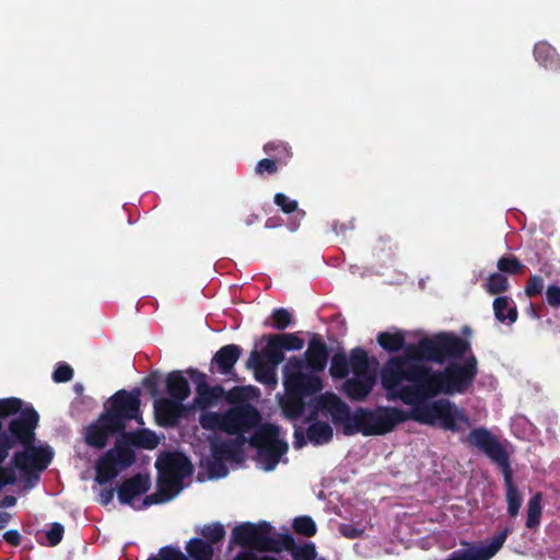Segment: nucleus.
I'll use <instances>...</instances> for the list:
<instances>
[{
    "instance_id": "4c0bfd02",
    "label": "nucleus",
    "mask_w": 560,
    "mask_h": 560,
    "mask_svg": "<svg viewBox=\"0 0 560 560\" xmlns=\"http://www.w3.org/2000/svg\"><path fill=\"white\" fill-rule=\"evenodd\" d=\"M73 376V370L65 363H59L52 373V380L56 383L68 382Z\"/></svg>"
},
{
    "instance_id": "4be33fe9",
    "label": "nucleus",
    "mask_w": 560,
    "mask_h": 560,
    "mask_svg": "<svg viewBox=\"0 0 560 560\" xmlns=\"http://www.w3.org/2000/svg\"><path fill=\"white\" fill-rule=\"evenodd\" d=\"M248 365L255 369L256 378L260 383H264L266 385L277 384L276 368L265 365L256 353H252V355L249 357Z\"/></svg>"
},
{
    "instance_id": "f03ea898",
    "label": "nucleus",
    "mask_w": 560,
    "mask_h": 560,
    "mask_svg": "<svg viewBox=\"0 0 560 560\" xmlns=\"http://www.w3.org/2000/svg\"><path fill=\"white\" fill-rule=\"evenodd\" d=\"M242 398L243 389H234L226 397L232 407L223 412L205 411L199 416L205 430L229 435L210 441L211 458L206 462L210 478L228 476L225 462H242L247 444L256 448L255 462L264 471H271L278 464L288 462L285 433L276 424L261 423L259 410Z\"/></svg>"
},
{
    "instance_id": "ea45409f",
    "label": "nucleus",
    "mask_w": 560,
    "mask_h": 560,
    "mask_svg": "<svg viewBox=\"0 0 560 560\" xmlns=\"http://www.w3.org/2000/svg\"><path fill=\"white\" fill-rule=\"evenodd\" d=\"M63 536V526L60 523H52L46 532V537L50 546H57Z\"/></svg>"
},
{
    "instance_id": "393cba45",
    "label": "nucleus",
    "mask_w": 560,
    "mask_h": 560,
    "mask_svg": "<svg viewBox=\"0 0 560 560\" xmlns=\"http://www.w3.org/2000/svg\"><path fill=\"white\" fill-rule=\"evenodd\" d=\"M264 151L282 165L287 164L292 155L290 145L283 141H270L264 145Z\"/></svg>"
},
{
    "instance_id": "3c124183",
    "label": "nucleus",
    "mask_w": 560,
    "mask_h": 560,
    "mask_svg": "<svg viewBox=\"0 0 560 560\" xmlns=\"http://www.w3.org/2000/svg\"><path fill=\"white\" fill-rule=\"evenodd\" d=\"M265 226H266L267 229H272V228H275L276 225L273 224V222H271V219H268V220L266 221V223H265Z\"/></svg>"
},
{
    "instance_id": "412c9836",
    "label": "nucleus",
    "mask_w": 560,
    "mask_h": 560,
    "mask_svg": "<svg viewBox=\"0 0 560 560\" xmlns=\"http://www.w3.org/2000/svg\"><path fill=\"white\" fill-rule=\"evenodd\" d=\"M495 318L501 323L513 324L517 319V310L514 301L509 296H498L493 301Z\"/></svg>"
},
{
    "instance_id": "b1692460",
    "label": "nucleus",
    "mask_w": 560,
    "mask_h": 560,
    "mask_svg": "<svg viewBox=\"0 0 560 560\" xmlns=\"http://www.w3.org/2000/svg\"><path fill=\"white\" fill-rule=\"evenodd\" d=\"M186 550L192 560H212L213 557V546L200 538H191Z\"/></svg>"
},
{
    "instance_id": "2eb2a0df",
    "label": "nucleus",
    "mask_w": 560,
    "mask_h": 560,
    "mask_svg": "<svg viewBox=\"0 0 560 560\" xmlns=\"http://www.w3.org/2000/svg\"><path fill=\"white\" fill-rule=\"evenodd\" d=\"M327 418L331 420L330 416L319 413L317 417L311 418L307 415H302L299 418H305L310 421L306 434L311 443L315 445H323L328 443L332 438V428L326 421L318 420L319 418Z\"/></svg>"
},
{
    "instance_id": "603ef678",
    "label": "nucleus",
    "mask_w": 560,
    "mask_h": 560,
    "mask_svg": "<svg viewBox=\"0 0 560 560\" xmlns=\"http://www.w3.org/2000/svg\"><path fill=\"white\" fill-rule=\"evenodd\" d=\"M74 390L80 394L83 392V386L81 384H75L74 385Z\"/></svg>"
},
{
    "instance_id": "2f4dec72",
    "label": "nucleus",
    "mask_w": 560,
    "mask_h": 560,
    "mask_svg": "<svg viewBox=\"0 0 560 560\" xmlns=\"http://www.w3.org/2000/svg\"><path fill=\"white\" fill-rule=\"evenodd\" d=\"M293 528L304 536H313L316 533V524L310 516H299L293 521Z\"/></svg>"
},
{
    "instance_id": "8fccbe9b",
    "label": "nucleus",
    "mask_w": 560,
    "mask_h": 560,
    "mask_svg": "<svg viewBox=\"0 0 560 560\" xmlns=\"http://www.w3.org/2000/svg\"><path fill=\"white\" fill-rule=\"evenodd\" d=\"M258 220V217L256 214H250L246 218L245 220V223L247 225H252L253 223H255L256 221Z\"/></svg>"
},
{
    "instance_id": "c03bdc74",
    "label": "nucleus",
    "mask_w": 560,
    "mask_h": 560,
    "mask_svg": "<svg viewBox=\"0 0 560 560\" xmlns=\"http://www.w3.org/2000/svg\"><path fill=\"white\" fill-rule=\"evenodd\" d=\"M3 539L12 546H19L21 544V535L14 529L7 530L3 534Z\"/></svg>"
},
{
    "instance_id": "9b49d317",
    "label": "nucleus",
    "mask_w": 560,
    "mask_h": 560,
    "mask_svg": "<svg viewBox=\"0 0 560 560\" xmlns=\"http://www.w3.org/2000/svg\"><path fill=\"white\" fill-rule=\"evenodd\" d=\"M270 525L266 522L259 524L245 523L233 529L232 540L242 547L260 551L272 550L276 541L270 536Z\"/></svg>"
},
{
    "instance_id": "e433bc0d",
    "label": "nucleus",
    "mask_w": 560,
    "mask_h": 560,
    "mask_svg": "<svg viewBox=\"0 0 560 560\" xmlns=\"http://www.w3.org/2000/svg\"><path fill=\"white\" fill-rule=\"evenodd\" d=\"M544 290V279L539 276H532L525 287L527 296L533 298L539 295Z\"/></svg>"
},
{
    "instance_id": "864d4df0",
    "label": "nucleus",
    "mask_w": 560,
    "mask_h": 560,
    "mask_svg": "<svg viewBox=\"0 0 560 560\" xmlns=\"http://www.w3.org/2000/svg\"><path fill=\"white\" fill-rule=\"evenodd\" d=\"M294 446H295V447H301V446H302V444H300V443L296 441V442H294Z\"/></svg>"
},
{
    "instance_id": "c756f323",
    "label": "nucleus",
    "mask_w": 560,
    "mask_h": 560,
    "mask_svg": "<svg viewBox=\"0 0 560 560\" xmlns=\"http://www.w3.org/2000/svg\"><path fill=\"white\" fill-rule=\"evenodd\" d=\"M497 267L501 272L517 275L523 270L524 265L515 256L508 255L498 260Z\"/></svg>"
},
{
    "instance_id": "bb28decb",
    "label": "nucleus",
    "mask_w": 560,
    "mask_h": 560,
    "mask_svg": "<svg viewBox=\"0 0 560 560\" xmlns=\"http://www.w3.org/2000/svg\"><path fill=\"white\" fill-rule=\"evenodd\" d=\"M526 527L535 528L540 523L541 517V494L533 495L527 504Z\"/></svg>"
},
{
    "instance_id": "1a4fd4ad",
    "label": "nucleus",
    "mask_w": 560,
    "mask_h": 560,
    "mask_svg": "<svg viewBox=\"0 0 560 560\" xmlns=\"http://www.w3.org/2000/svg\"><path fill=\"white\" fill-rule=\"evenodd\" d=\"M168 398L159 402V410L170 420L175 421L182 412V404L190 395V386L184 372L173 371L166 377Z\"/></svg>"
},
{
    "instance_id": "58836bf2",
    "label": "nucleus",
    "mask_w": 560,
    "mask_h": 560,
    "mask_svg": "<svg viewBox=\"0 0 560 560\" xmlns=\"http://www.w3.org/2000/svg\"><path fill=\"white\" fill-rule=\"evenodd\" d=\"M277 163L275 159H262L256 164L255 172L258 175L275 174L278 171Z\"/></svg>"
},
{
    "instance_id": "f8f14e48",
    "label": "nucleus",
    "mask_w": 560,
    "mask_h": 560,
    "mask_svg": "<svg viewBox=\"0 0 560 560\" xmlns=\"http://www.w3.org/2000/svg\"><path fill=\"white\" fill-rule=\"evenodd\" d=\"M468 442L481 450L500 469L510 465L506 451L488 430L482 428L472 430L468 435Z\"/></svg>"
},
{
    "instance_id": "6e6d98bb",
    "label": "nucleus",
    "mask_w": 560,
    "mask_h": 560,
    "mask_svg": "<svg viewBox=\"0 0 560 560\" xmlns=\"http://www.w3.org/2000/svg\"><path fill=\"white\" fill-rule=\"evenodd\" d=\"M234 559H235V557L232 560H234Z\"/></svg>"
},
{
    "instance_id": "5701e85b",
    "label": "nucleus",
    "mask_w": 560,
    "mask_h": 560,
    "mask_svg": "<svg viewBox=\"0 0 560 560\" xmlns=\"http://www.w3.org/2000/svg\"><path fill=\"white\" fill-rule=\"evenodd\" d=\"M377 342L387 352H398L405 346V335L400 330L383 331L377 335Z\"/></svg>"
},
{
    "instance_id": "a19ab883",
    "label": "nucleus",
    "mask_w": 560,
    "mask_h": 560,
    "mask_svg": "<svg viewBox=\"0 0 560 560\" xmlns=\"http://www.w3.org/2000/svg\"><path fill=\"white\" fill-rule=\"evenodd\" d=\"M546 302L556 308H560V287L556 284L548 285L546 289Z\"/></svg>"
},
{
    "instance_id": "f704fd0d",
    "label": "nucleus",
    "mask_w": 560,
    "mask_h": 560,
    "mask_svg": "<svg viewBox=\"0 0 560 560\" xmlns=\"http://www.w3.org/2000/svg\"><path fill=\"white\" fill-rule=\"evenodd\" d=\"M292 556L294 560H315V545L313 542H305L303 545L296 546L292 551Z\"/></svg>"
},
{
    "instance_id": "0eeeda50",
    "label": "nucleus",
    "mask_w": 560,
    "mask_h": 560,
    "mask_svg": "<svg viewBox=\"0 0 560 560\" xmlns=\"http://www.w3.org/2000/svg\"><path fill=\"white\" fill-rule=\"evenodd\" d=\"M109 408L86 430L85 441L89 445L103 448L110 436L125 428L126 420L138 419L140 390H118L109 401Z\"/></svg>"
},
{
    "instance_id": "4468645a",
    "label": "nucleus",
    "mask_w": 560,
    "mask_h": 560,
    "mask_svg": "<svg viewBox=\"0 0 560 560\" xmlns=\"http://www.w3.org/2000/svg\"><path fill=\"white\" fill-rule=\"evenodd\" d=\"M151 481L149 476L138 474L132 478L125 480L118 488V500L121 504H128L135 509L144 508L136 506L135 500L140 495L144 494L150 488Z\"/></svg>"
},
{
    "instance_id": "79ce46f5",
    "label": "nucleus",
    "mask_w": 560,
    "mask_h": 560,
    "mask_svg": "<svg viewBox=\"0 0 560 560\" xmlns=\"http://www.w3.org/2000/svg\"><path fill=\"white\" fill-rule=\"evenodd\" d=\"M339 532L343 537L354 539L361 537L364 529L354 524H340Z\"/></svg>"
},
{
    "instance_id": "20e7f679",
    "label": "nucleus",
    "mask_w": 560,
    "mask_h": 560,
    "mask_svg": "<svg viewBox=\"0 0 560 560\" xmlns=\"http://www.w3.org/2000/svg\"><path fill=\"white\" fill-rule=\"evenodd\" d=\"M415 350L427 362L442 364L440 369H433L419 362L410 354L390 357L392 359H402L407 366H417L421 370L422 380L429 375L442 374V382H446L453 388L450 390H438L434 398L439 395L455 396L463 395L470 390L478 375V360L471 351L470 342L455 332H439L432 337H425L418 341Z\"/></svg>"
},
{
    "instance_id": "a211bd4d",
    "label": "nucleus",
    "mask_w": 560,
    "mask_h": 560,
    "mask_svg": "<svg viewBox=\"0 0 560 560\" xmlns=\"http://www.w3.org/2000/svg\"><path fill=\"white\" fill-rule=\"evenodd\" d=\"M241 355V348L236 345H228L222 347L214 355L213 362L218 365V370L223 375H230L233 368Z\"/></svg>"
},
{
    "instance_id": "6e6552de",
    "label": "nucleus",
    "mask_w": 560,
    "mask_h": 560,
    "mask_svg": "<svg viewBox=\"0 0 560 560\" xmlns=\"http://www.w3.org/2000/svg\"><path fill=\"white\" fill-rule=\"evenodd\" d=\"M155 467L159 471L158 490L143 499V506L172 500L183 490L184 480L192 474L191 463L180 453L161 455L155 462Z\"/></svg>"
},
{
    "instance_id": "ddd939ff",
    "label": "nucleus",
    "mask_w": 560,
    "mask_h": 560,
    "mask_svg": "<svg viewBox=\"0 0 560 560\" xmlns=\"http://www.w3.org/2000/svg\"><path fill=\"white\" fill-rule=\"evenodd\" d=\"M186 373L189 374L196 386L194 404L200 409H207L215 406L223 397L224 388L220 385L209 386L206 374L194 369H188Z\"/></svg>"
},
{
    "instance_id": "cd10ccee",
    "label": "nucleus",
    "mask_w": 560,
    "mask_h": 560,
    "mask_svg": "<svg viewBox=\"0 0 560 560\" xmlns=\"http://www.w3.org/2000/svg\"><path fill=\"white\" fill-rule=\"evenodd\" d=\"M275 340L287 351H299L304 347V340L296 334H278L275 335Z\"/></svg>"
},
{
    "instance_id": "a878e982",
    "label": "nucleus",
    "mask_w": 560,
    "mask_h": 560,
    "mask_svg": "<svg viewBox=\"0 0 560 560\" xmlns=\"http://www.w3.org/2000/svg\"><path fill=\"white\" fill-rule=\"evenodd\" d=\"M483 288L489 294L495 295L506 292L510 288V284L508 278L503 275V272L500 271L489 275L483 284Z\"/></svg>"
},
{
    "instance_id": "dca6fc26",
    "label": "nucleus",
    "mask_w": 560,
    "mask_h": 560,
    "mask_svg": "<svg viewBox=\"0 0 560 560\" xmlns=\"http://www.w3.org/2000/svg\"><path fill=\"white\" fill-rule=\"evenodd\" d=\"M306 365L319 373L325 370L328 359V350L326 343L319 338H313L308 342V348L302 357Z\"/></svg>"
},
{
    "instance_id": "9d476101",
    "label": "nucleus",
    "mask_w": 560,
    "mask_h": 560,
    "mask_svg": "<svg viewBox=\"0 0 560 560\" xmlns=\"http://www.w3.org/2000/svg\"><path fill=\"white\" fill-rule=\"evenodd\" d=\"M135 462V454L130 448L115 446L102 456L96 463L95 481L105 485L115 479L118 474Z\"/></svg>"
},
{
    "instance_id": "a18cd8bd",
    "label": "nucleus",
    "mask_w": 560,
    "mask_h": 560,
    "mask_svg": "<svg viewBox=\"0 0 560 560\" xmlns=\"http://www.w3.org/2000/svg\"><path fill=\"white\" fill-rule=\"evenodd\" d=\"M113 499H114V489L113 488L102 489L98 492V500L103 505L109 504L113 501Z\"/></svg>"
},
{
    "instance_id": "c9c22d12",
    "label": "nucleus",
    "mask_w": 560,
    "mask_h": 560,
    "mask_svg": "<svg viewBox=\"0 0 560 560\" xmlns=\"http://www.w3.org/2000/svg\"><path fill=\"white\" fill-rule=\"evenodd\" d=\"M273 328L284 330L292 323V315L285 308H277L272 313Z\"/></svg>"
},
{
    "instance_id": "f257e3e1",
    "label": "nucleus",
    "mask_w": 560,
    "mask_h": 560,
    "mask_svg": "<svg viewBox=\"0 0 560 560\" xmlns=\"http://www.w3.org/2000/svg\"><path fill=\"white\" fill-rule=\"evenodd\" d=\"M380 375L386 398L401 401L410 407L408 410L378 406L373 409L359 408L351 416L348 405L329 392L317 399V406L326 408L331 421L336 425H342L347 435L358 432L365 436L384 435L409 420L452 432L470 425L465 412L453 401L447 398L434 399L435 392L453 388L448 383L442 382V374L429 375L430 377L422 380L420 369L407 366L402 359L389 358Z\"/></svg>"
},
{
    "instance_id": "473e14b6",
    "label": "nucleus",
    "mask_w": 560,
    "mask_h": 560,
    "mask_svg": "<svg viewBox=\"0 0 560 560\" xmlns=\"http://www.w3.org/2000/svg\"><path fill=\"white\" fill-rule=\"evenodd\" d=\"M133 441L137 445L148 450L155 448L159 444V438L156 434L149 430L138 432L135 435Z\"/></svg>"
},
{
    "instance_id": "aec40b11",
    "label": "nucleus",
    "mask_w": 560,
    "mask_h": 560,
    "mask_svg": "<svg viewBox=\"0 0 560 560\" xmlns=\"http://www.w3.org/2000/svg\"><path fill=\"white\" fill-rule=\"evenodd\" d=\"M273 201L284 213H295L291 221L288 223V229L291 232H295L300 226L301 220L305 215V212L298 208V201L289 198L282 192H277L275 195Z\"/></svg>"
},
{
    "instance_id": "49530a36",
    "label": "nucleus",
    "mask_w": 560,
    "mask_h": 560,
    "mask_svg": "<svg viewBox=\"0 0 560 560\" xmlns=\"http://www.w3.org/2000/svg\"><path fill=\"white\" fill-rule=\"evenodd\" d=\"M530 423L524 417H516L512 421V429L516 432L517 428H529Z\"/></svg>"
},
{
    "instance_id": "7c9ffc66",
    "label": "nucleus",
    "mask_w": 560,
    "mask_h": 560,
    "mask_svg": "<svg viewBox=\"0 0 560 560\" xmlns=\"http://www.w3.org/2000/svg\"><path fill=\"white\" fill-rule=\"evenodd\" d=\"M200 534L208 540V542L213 545L214 542H219L224 538L225 529L222 524L212 523L205 525L200 529Z\"/></svg>"
},
{
    "instance_id": "423d86ee",
    "label": "nucleus",
    "mask_w": 560,
    "mask_h": 560,
    "mask_svg": "<svg viewBox=\"0 0 560 560\" xmlns=\"http://www.w3.org/2000/svg\"><path fill=\"white\" fill-rule=\"evenodd\" d=\"M329 373L332 378L345 380L342 392L349 399L362 401L376 385L377 361L358 347L348 355L336 353L331 359Z\"/></svg>"
},
{
    "instance_id": "09e8293b",
    "label": "nucleus",
    "mask_w": 560,
    "mask_h": 560,
    "mask_svg": "<svg viewBox=\"0 0 560 560\" xmlns=\"http://www.w3.org/2000/svg\"><path fill=\"white\" fill-rule=\"evenodd\" d=\"M16 502V499L14 497H5L2 501V505L4 506H12Z\"/></svg>"
},
{
    "instance_id": "5fc2aeb1",
    "label": "nucleus",
    "mask_w": 560,
    "mask_h": 560,
    "mask_svg": "<svg viewBox=\"0 0 560 560\" xmlns=\"http://www.w3.org/2000/svg\"><path fill=\"white\" fill-rule=\"evenodd\" d=\"M315 560H325V559H324V558H319V559H316V558H315Z\"/></svg>"
},
{
    "instance_id": "7ed1b4c3",
    "label": "nucleus",
    "mask_w": 560,
    "mask_h": 560,
    "mask_svg": "<svg viewBox=\"0 0 560 560\" xmlns=\"http://www.w3.org/2000/svg\"><path fill=\"white\" fill-rule=\"evenodd\" d=\"M38 413L19 398L0 399V490L38 479L54 457L49 445H31Z\"/></svg>"
},
{
    "instance_id": "39448f33",
    "label": "nucleus",
    "mask_w": 560,
    "mask_h": 560,
    "mask_svg": "<svg viewBox=\"0 0 560 560\" xmlns=\"http://www.w3.org/2000/svg\"><path fill=\"white\" fill-rule=\"evenodd\" d=\"M282 374L288 396L281 407L288 418L299 419L302 415L314 418L319 413L330 416L326 408L317 406V399L324 394L311 398L308 402L304 401V398L320 392L323 383L318 373L306 365L303 358L291 357L283 365Z\"/></svg>"
},
{
    "instance_id": "c85d7f7f",
    "label": "nucleus",
    "mask_w": 560,
    "mask_h": 560,
    "mask_svg": "<svg viewBox=\"0 0 560 560\" xmlns=\"http://www.w3.org/2000/svg\"><path fill=\"white\" fill-rule=\"evenodd\" d=\"M264 355L267 358L271 366L277 368L284 361L283 349L275 340V335L270 336L267 342V347L264 351Z\"/></svg>"
},
{
    "instance_id": "f3484780",
    "label": "nucleus",
    "mask_w": 560,
    "mask_h": 560,
    "mask_svg": "<svg viewBox=\"0 0 560 560\" xmlns=\"http://www.w3.org/2000/svg\"><path fill=\"white\" fill-rule=\"evenodd\" d=\"M504 486H505V499L508 503V514L511 517H515L523 504V494L513 482V472L511 465L501 468Z\"/></svg>"
},
{
    "instance_id": "6ab92c4d",
    "label": "nucleus",
    "mask_w": 560,
    "mask_h": 560,
    "mask_svg": "<svg viewBox=\"0 0 560 560\" xmlns=\"http://www.w3.org/2000/svg\"><path fill=\"white\" fill-rule=\"evenodd\" d=\"M535 60L547 70L560 68V58L557 50L547 42H539L534 47Z\"/></svg>"
},
{
    "instance_id": "37998d69",
    "label": "nucleus",
    "mask_w": 560,
    "mask_h": 560,
    "mask_svg": "<svg viewBox=\"0 0 560 560\" xmlns=\"http://www.w3.org/2000/svg\"><path fill=\"white\" fill-rule=\"evenodd\" d=\"M234 560H276V558L270 556L258 557L250 550H242L235 556Z\"/></svg>"
},
{
    "instance_id": "72a5a7b5",
    "label": "nucleus",
    "mask_w": 560,
    "mask_h": 560,
    "mask_svg": "<svg viewBox=\"0 0 560 560\" xmlns=\"http://www.w3.org/2000/svg\"><path fill=\"white\" fill-rule=\"evenodd\" d=\"M148 560H188L178 548L172 546L162 547L159 556H151Z\"/></svg>"
},
{
    "instance_id": "de8ad7c7",
    "label": "nucleus",
    "mask_w": 560,
    "mask_h": 560,
    "mask_svg": "<svg viewBox=\"0 0 560 560\" xmlns=\"http://www.w3.org/2000/svg\"><path fill=\"white\" fill-rule=\"evenodd\" d=\"M11 514L0 511V529L4 528L10 522Z\"/></svg>"
}]
</instances>
